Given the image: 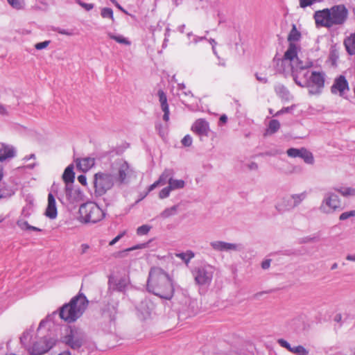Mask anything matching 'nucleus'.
<instances>
[{"instance_id":"f257e3e1","label":"nucleus","mask_w":355,"mask_h":355,"mask_svg":"<svg viewBox=\"0 0 355 355\" xmlns=\"http://www.w3.org/2000/svg\"><path fill=\"white\" fill-rule=\"evenodd\" d=\"M146 290L149 293L167 300L173 297L175 292L172 278L159 267H152L150 269Z\"/></svg>"},{"instance_id":"f03ea898","label":"nucleus","mask_w":355,"mask_h":355,"mask_svg":"<svg viewBox=\"0 0 355 355\" xmlns=\"http://www.w3.org/2000/svg\"><path fill=\"white\" fill-rule=\"evenodd\" d=\"M349 11L344 4L335 5L330 8L315 12L313 18L317 26L331 28L343 26L347 20Z\"/></svg>"},{"instance_id":"7ed1b4c3","label":"nucleus","mask_w":355,"mask_h":355,"mask_svg":"<svg viewBox=\"0 0 355 355\" xmlns=\"http://www.w3.org/2000/svg\"><path fill=\"white\" fill-rule=\"evenodd\" d=\"M88 303L87 297L83 293H78L60 308V317L65 322H73L83 315Z\"/></svg>"},{"instance_id":"20e7f679","label":"nucleus","mask_w":355,"mask_h":355,"mask_svg":"<svg viewBox=\"0 0 355 355\" xmlns=\"http://www.w3.org/2000/svg\"><path fill=\"white\" fill-rule=\"evenodd\" d=\"M78 220L83 223H96L101 221L105 216V212L94 202H87L80 205L79 208Z\"/></svg>"},{"instance_id":"39448f33","label":"nucleus","mask_w":355,"mask_h":355,"mask_svg":"<svg viewBox=\"0 0 355 355\" xmlns=\"http://www.w3.org/2000/svg\"><path fill=\"white\" fill-rule=\"evenodd\" d=\"M216 268L208 263L194 267L191 270L195 283L200 286H208L211 284Z\"/></svg>"},{"instance_id":"423d86ee","label":"nucleus","mask_w":355,"mask_h":355,"mask_svg":"<svg viewBox=\"0 0 355 355\" xmlns=\"http://www.w3.org/2000/svg\"><path fill=\"white\" fill-rule=\"evenodd\" d=\"M114 176L107 172H98L94 175V193L96 196H102L114 185Z\"/></svg>"},{"instance_id":"0eeeda50","label":"nucleus","mask_w":355,"mask_h":355,"mask_svg":"<svg viewBox=\"0 0 355 355\" xmlns=\"http://www.w3.org/2000/svg\"><path fill=\"white\" fill-rule=\"evenodd\" d=\"M56 343L54 338L45 336L33 343L28 349L30 355H42L48 352Z\"/></svg>"},{"instance_id":"6e6552de","label":"nucleus","mask_w":355,"mask_h":355,"mask_svg":"<svg viewBox=\"0 0 355 355\" xmlns=\"http://www.w3.org/2000/svg\"><path fill=\"white\" fill-rule=\"evenodd\" d=\"M341 202L338 195L332 192L325 194L320 206V210L324 214H330L340 208Z\"/></svg>"},{"instance_id":"1a4fd4ad","label":"nucleus","mask_w":355,"mask_h":355,"mask_svg":"<svg viewBox=\"0 0 355 355\" xmlns=\"http://www.w3.org/2000/svg\"><path fill=\"white\" fill-rule=\"evenodd\" d=\"M62 343L73 350H78L85 343V336L83 334L77 330L71 329L69 333L62 338Z\"/></svg>"},{"instance_id":"9d476101","label":"nucleus","mask_w":355,"mask_h":355,"mask_svg":"<svg viewBox=\"0 0 355 355\" xmlns=\"http://www.w3.org/2000/svg\"><path fill=\"white\" fill-rule=\"evenodd\" d=\"M324 86V74L322 72L313 71L311 73L309 85L311 94H318Z\"/></svg>"},{"instance_id":"9b49d317","label":"nucleus","mask_w":355,"mask_h":355,"mask_svg":"<svg viewBox=\"0 0 355 355\" xmlns=\"http://www.w3.org/2000/svg\"><path fill=\"white\" fill-rule=\"evenodd\" d=\"M134 174L133 169L127 162L121 163L118 168L116 182L119 185L128 184L130 177Z\"/></svg>"},{"instance_id":"f8f14e48","label":"nucleus","mask_w":355,"mask_h":355,"mask_svg":"<svg viewBox=\"0 0 355 355\" xmlns=\"http://www.w3.org/2000/svg\"><path fill=\"white\" fill-rule=\"evenodd\" d=\"M286 153L291 157H301L306 164H313L314 163L313 154L304 148L300 149L291 148L287 150Z\"/></svg>"},{"instance_id":"ddd939ff","label":"nucleus","mask_w":355,"mask_h":355,"mask_svg":"<svg viewBox=\"0 0 355 355\" xmlns=\"http://www.w3.org/2000/svg\"><path fill=\"white\" fill-rule=\"evenodd\" d=\"M297 45L294 43H289L288 48L285 52L283 58H277V55L273 58V63H277V65L279 64V62L282 64L284 62L290 63L293 62L295 59L297 58Z\"/></svg>"},{"instance_id":"4468645a","label":"nucleus","mask_w":355,"mask_h":355,"mask_svg":"<svg viewBox=\"0 0 355 355\" xmlns=\"http://www.w3.org/2000/svg\"><path fill=\"white\" fill-rule=\"evenodd\" d=\"M211 247L218 252L240 251L243 249L241 244L216 241L210 243Z\"/></svg>"},{"instance_id":"2eb2a0df","label":"nucleus","mask_w":355,"mask_h":355,"mask_svg":"<svg viewBox=\"0 0 355 355\" xmlns=\"http://www.w3.org/2000/svg\"><path fill=\"white\" fill-rule=\"evenodd\" d=\"M65 195L70 204L79 202L83 200V193L80 188H74L73 184L65 186Z\"/></svg>"},{"instance_id":"dca6fc26","label":"nucleus","mask_w":355,"mask_h":355,"mask_svg":"<svg viewBox=\"0 0 355 355\" xmlns=\"http://www.w3.org/2000/svg\"><path fill=\"white\" fill-rule=\"evenodd\" d=\"M349 85L345 76L340 75L337 77L331 87L332 94L339 93L340 96H343L345 91H349Z\"/></svg>"},{"instance_id":"f3484780","label":"nucleus","mask_w":355,"mask_h":355,"mask_svg":"<svg viewBox=\"0 0 355 355\" xmlns=\"http://www.w3.org/2000/svg\"><path fill=\"white\" fill-rule=\"evenodd\" d=\"M295 83L302 87H306L309 85L310 73L306 69L300 70L298 71H293L291 74Z\"/></svg>"},{"instance_id":"a211bd4d","label":"nucleus","mask_w":355,"mask_h":355,"mask_svg":"<svg viewBox=\"0 0 355 355\" xmlns=\"http://www.w3.org/2000/svg\"><path fill=\"white\" fill-rule=\"evenodd\" d=\"M191 130L198 136H207L209 131V123L204 119H197L191 126Z\"/></svg>"},{"instance_id":"6ab92c4d","label":"nucleus","mask_w":355,"mask_h":355,"mask_svg":"<svg viewBox=\"0 0 355 355\" xmlns=\"http://www.w3.org/2000/svg\"><path fill=\"white\" fill-rule=\"evenodd\" d=\"M16 155L15 148L11 145L5 143L1 144L0 148V162H3L8 159L12 158Z\"/></svg>"},{"instance_id":"aec40b11","label":"nucleus","mask_w":355,"mask_h":355,"mask_svg":"<svg viewBox=\"0 0 355 355\" xmlns=\"http://www.w3.org/2000/svg\"><path fill=\"white\" fill-rule=\"evenodd\" d=\"M45 215L50 219H55L58 215L55 200L51 193H49L48 195V205L45 211Z\"/></svg>"},{"instance_id":"412c9836","label":"nucleus","mask_w":355,"mask_h":355,"mask_svg":"<svg viewBox=\"0 0 355 355\" xmlns=\"http://www.w3.org/2000/svg\"><path fill=\"white\" fill-rule=\"evenodd\" d=\"M278 212L282 214L294 208L291 196L282 198L275 205Z\"/></svg>"},{"instance_id":"4be33fe9","label":"nucleus","mask_w":355,"mask_h":355,"mask_svg":"<svg viewBox=\"0 0 355 355\" xmlns=\"http://www.w3.org/2000/svg\"><path fill=\"white\" fill-rule=\"evenodd\" d=\"M157 95L159 96V101L161 105V108L164 112L163 120L166 122L169 120V108L167 103V97L164 92L162 89H159L157 92Z\"/></svg>"},{"instance_id":"5701e85b","label":"nucleus","mask_w":355,"mask_h":355,"mask_svg":"<svg viewBox=\"0 0 355 355\" xmlns=\"http://www.w3.org/2000/svg\"><path fill=\"white\" fill-rule=\"evenodd\" d=\"M76 166L83 171H87L95 164L93 157L78 158L76 160Z\"/></svg>"},{"instance_id":"b1692460","label":"nucleus","mask_w":355,"mask_h":355,"mask_svg":"<svg viewBox=\"0 0 355 355\" xmlns=\"http://www.w3.org/2000/svg\"><path fill=\"white\" fill-rule=\"evenodd\" d=\"M63 181L66 185L73 184L75 179V173L73 172V166L72 164L68 166L62 175Z\"/></svg>"},{"instance_id":"393cba45","label":"nucleus","mask_w":355,"mask_h":355,"mask_svg":"<svg viewBox=\"0 0 355 355\" xmlns=\"http://www.w3.org/2000/svg\"><path fill=\"white\" fill-rule=\"evenodd\" d=\"M289 65L291 68V74H293V71H298L300 70L307 69L312 67L313 64L311 62H307L305 64H303V62L300 60L298 58L295 59V60L290 63Z\"/></svg>"},{"instance_id":"a878e982","label":"nucleus","mask_w":355,"mask_h":355,"mask_svg":"<svg viewBox=\"0 0 355 355\" xmlns=\"http://www.w3.org/2000/svg\"><path fill=\"white\" fill-rule=\"evenodd\" d=\"M275 91L276 94L284 101H288L291 97V94L288 89L282 84H278L275 87Z\"/></svg>"},{"instance_id":"bb28decb","label":"nucleus","mask_w":355,"mask_h":355,"mask_svg":"<svg viewBox=\"0 0 355 355\" xmlns=\"http://www.w3.org/2000/svg\"><path fill=\"white\" fill-rule=\"evenodd\" d=\"M173 175V170L166 169L158 179V181L159 182L160 185H164L166 182H168L169 184V180L171 179Z\"/></svg>"},{"instance_id":"cd10ccee","label":"nucleus","mask_w":355,"mask_h":355,"mask_svg":"<svg viewBox=\"0 0 355 355\" xmlns=\"http://www.w3.org/2000/svg\"><path fill=\"white\" fill-rule=\"evenodd\" d=\"M148 243H140V244L136 245H135L133 247L127 248V249H125L124 250L119 252L117 253V255H116V257H125L126 255L127 252L132 251V250H137V249L145 248H146L148 246Z\"/></svg>"},{"instance_id":"c85d7f7f","label":"nucleus","mask_w":355,"mask_h":355,"mask_svg":"<svg viewBox=\"0 0 355 355\" xmlns=\"http://www.w3.org/2000/svg\"><path fill=\"white\" fill-rule=\"evenodd\" d=\"M280 128V123L277 119H272L269 122L268 128L266 130V133L272 135L278 131Z\"/></svg>"},{"instance_id":"c756f323","label":"nucleus","mask_w":355,"mask_h":355,"mask_svg":"<svg viewBox=\"0 0 355 355\" xmlns=\"http://www.w3.org/2000/svg\"><path fill=\"white\" fill-rule=\"evenodd\" d=\"M300 37L301 33L297 30L295 25H293V28L288 36V41L290 43H293V42L300 40Z\"/></svg>"},{"instance_id":"7c9ffc66","label":"nucleus","mask_w":355,"mask_h":355,"mask_svg":"<svg viewBox=\"0 0 355 355\" xmlns=\"http://www.w3.org/2000/svg\"><path fill=\"white\" fill-rule=\"evenodd\" d=\"M194 256L195 254L191 250H187L186 252L176 254V257L180 258L187 265H188L191 259H193Z\"/></svg>"},{"instance_id":"2f4dec72","label":"nucleus","mask_w":355,"mask_h":355,"mask_svg":"<svg viewBox=\"0 0 355 355\" xmlns=\"http://www.w3.org/2000/svg\"><path fill=\"white\" fill-rule=\"evenodd\" d=\"M335 190L344 197L355 196V189L352 187L336 188Z\"/></svg>"},{"instance_id":"473e14b6","label":"nucleus","mask_w":355,"mask_h":355,"mask_svg":"<svg viewBox=\"0 0 355 355\" xmlns=\"http://www.w3.org/2000/svg\"><path fill=\"white\" fill-rule=\"evenodd\" d=\"M178 205H173L170 208L165 209L161 214L160 217L162 218H167L171 216H173L176 214L178 210Z\"/></svg>"},{"instance_id":"72a5a7b5","label":"nucleus","mask_w":355,"mask_h":355,"mask_svg":"<svg viewBox=\"0 0 355 355\" xmlns=\"http://www.w3.org/2000/svg\"><path fill=\"white\" fill-rule=\"evenodd\" d=\"M185 185L184 181L182 180H173L172 178L169 180L168 186L171 190L182 189Z\"/></svg>"},{"instance_id":"f704fd0d","label":"nucleus","mask_w":355,"mask_h":355,"mask_svg":"<svg viewBox=\"0 0 355 355\" xmlns=\"http://www.w3.org/2000/svg\"><path fill=\"white\" fill-rule=\"evenodd\" d=\"M294 208L299 205L306 198V193L293 194L291 196Z\"/></svg>"},{"instance_id":"c9c22d12","label":"nucleus","mask_w":355,"mask_h":355,"mask_svg":"<svg viewBox=\"0 0 355 355\" xmlns=\"http://www.w3.org/2000/svg\"><path fill=\"white\" fill-rule=\"evenodd\" d=\"M107 35L110 39L115 40L116 42H118L119 44H126V45L130 44V41H128L126 38L123 37L121 35H115L112 34V33H108Z\"/></svg>"},{"instance_id":"e433bc0d","label":"nucleus","mask_w":355,"mask_h":355,"mask_svg":"<svg viewBox=\"0 0 355 355\" xmlns=\"http://www.w3.org/2000/svg\"><path fill=\"white\" fill-rule=\"evenodd\" d=\"M101 15L103 18L110 19L112 22L114 21L113 10L110 8H103L101 9Z\"/></svg>"},{"instance_id":"4c0bfd02","label":"nucleus","mask_w":355,"mask_h":355,"mask_svg":"<svg viewBox=\"0 0 355 355\" xmlns=\"http://www.w3.org/2000/svg\"><path fill=\"white\" fill-rule=\"evenodd\" d=\"M8 3L16 10H21L25 6L24 0H7Z\"/></svg>"},{"instance_id":"58836bf2","label":"nucleus","mask_w":355,"mask_h":355,"mask_svg":"<svg viewBox=\"0 0 355 355\" xmlns=\"http://www.w3.org/2000/svg\"><path fill=\"white\" fill-rule=\"evenodd\" d=\"M290 352L296 354L297 355H308L309 351L306 350L302 345L292 347Z\"/></svg>"},{"instance_id":"ea45409f","label":"nucleus","mask_w":355,"mask_h":355,"mask_svg":"<svg viewBox=\"0 0 355 355\" xmlns=\"http://www.w3.org/2000/svg\"><path fill=\"white\" fill-rule=\"evenodd\" d=\"M151 227L148 225H143L137 229V234L138 235H146L150 230Z\"/></svg>"},{"instance_id":"a19ab883","label":"nucleus","mask_w":355,"mask_h":355,"mask_svg":"<svg viewBox=\"0 0 355 355\" xmlns=\"http://www.w3.org/2000/svg\"><path fill=\"white\" fill-rule=\"evenodd\" d=\"M354 216H355V210H352L349 211H345V212L342 213L339 216V219L340 220H345L349 218L350 217H354Z\"/></svg>"},{"instance_id":"79ce46f5","label":"nucleus","mask_w":355,"mask_h":355,"mask_svg":"<svg viewBox=\"0 0 355 355\" xmlns=\"http://www.w3.org/2000/svg\"><path fill=\"white\" fill-rule=\"evenodd\" d=\"M171 189L170 188L169 186L166 187H164V189H162L159 193V197L162 199L163 198H167L169 194H170V192L171 191Z\"/></svg>"},{"instance_id":"37998d69","label":"nucleus","mask_w":355,"mask_h":355,"mask_svg":"<svg viewBox=\"0 0 355 355\" xmlns=\"http://www.w3.org/2000/svg\"><path fill=\"white\" fill-rule=\"evenodd\" d=\"M181 142L184 146L189 147L192 144V138L189 135H187L182 139Z\"/></svg>"},{"instance_id":"c03bdc74","label":"nucleus","mask_w":355,"mask_h":355,"mask_svg":"<svg viewBox=\"0 0 355 355\" xmlns=\"http://www.w3.org/2000/svg\"><path fill=\"white\" fill-rule=\"evenodd\" d=\"M277 343L281 347L286 348L289 352L291 350L292 347L286 340L283 338H279L277 340Z\"/></svg>"},{"instance_id":"a18cd8bd","label":"nucleus","mask_w":355,"mask_h":355,"mask_svg":"<svg viewBox=\"0 0 355 355\" xmlns=\"http://www.w3.org/2000/svg\"><path fill=\"white\" fill-rule=\"evenodd\" d=\"M55 31L58 32L60 34L65 35H68V36H71V35H73V32L71 30H66V29H63V28H61L59 27L56 28L55 29Z\"/></svg>"},{"instance_id":"49530a36","label":"nucleus","mask_w":355,"mask_h":355,"mask_svg":"<svg viewBox=\"0 0 355 355\" xmlns=\"http://www.w3.org/2000/svg\"><path fill=\"white\" fill-rule=\"evenodd\" d=\"M76 3H78L81 7H83L87 11L91 10L94 8L93 3H86L82 2L80 0H76Z\"/></svg>"},{"instance_id":"de8ad7c7","label":"nucleus","mask_w":355,"mask_h":355,"mask_svg":"<svg viewBox=\"0 0 355 355\" xmlns=\"http://www.w3.org/2000/svg\"><path fill=\"white\" fill-rule=\"evenodd\" d=\"M317 1L318 0H300V5L301 8H306L307 6H311Z\"/></svg>"},{"instance_id":"09e8293b","label":"nucleus","mask_w":355,"mask_h":355,"mask_svg":"<svg viewBox=\"0 0 355 355\" xmlns=\"http://www.w3.org/2000/svg\"><path fill=\"white\" fill-rule=\"evenodd\" d=\"M17 225L21 230H28V227H30V225L28 223V222L25 221V220H17Z\"/></svg>"},{"instance_id":"8fccbe9b","label":"nucleus","mask_w":355,"mask_h":355,"mask_svg":"<svg viewBox=\"0 0 355 355\" xmlns=\"http://www.w3.org/2000/svg\"><path fill=\"white\" fill-rule=\"evenodd\" d=\"M275 64V67L276 69V71L279 73H284L286 71V65L287 62H284L282 64V62H279V64L277 65V63Z\"/></svg>"},{"instance_id":"3c124183","label":"nucleus","mask_w":355,"mask_h":355,"mask_svg":"<svg viewBox=\"0 0 355 355\" xmlns=\"http://www.w3.org/2000/svg\"><path fill=\"white\" fill-rule=\"evenodd\" d=\"M49 43L50 41L47 40L42 42H39L35 45V47L37 50H42L43 49L46 48L49 46Z\"/></svg>"},{"instance_id":"603ef678","label":"nucleus","mask_w":355,"mask_h":355,"mask_svg":"<svg viewBox=\"0 0 355 355\" xmlns=\"http://www.w3.org/2000/svg\"><path fill=\"white\" fill-rule=\"evenodd\" d=\"M31 337V334L29 331H25L23 333L21 336L20 337V341L22 344H25L29 340Z\"/></svg>"},{"instance_id":"864d4df0","label":"nucleus","mask_w":355,"mask_h":355,"mask_svg":"<svg viewBox=\"0 0 355 355\" xmlns=\"http://www.w3.org/2000/svg\"><path fill=\"white\" fill-rule=\"evenodd\" d=\"M116 286V289L119 291H123V290H125V288L126 287L125 281L124 279H120Z\"/></svg>"},{"instance_id":"5fc2aeb1","label":"nucleus","mask_w":355,"mask_h":355,"mask_svg":"<svg viewBox=\"0 0 355 355\" xmlns=\"http://www.w3.org/2000/svg\"><path fill=\"white\" fill-rule=\"evenodd\" d=\"M125 231H123V232L120 233L119 235H117L116 237H114L109 243L110 245H114L116 243H117L125 234Z\"/></svg>"},{"instance_id":"6e6d98bb","label":"nucleus","mask_w":355,"mask_h":355,"mask_svg":"<svg viewBox=\"0 0 355 355\" xmlns=\"http://www.w3.org/2000/svg\"><path fill=\"white\" fill-rule=\"evenodd\" d=\"M293 106H291V107H283L282 110H279L275 114V116H279L280 114H284V113H286V112H290L292 109H293Z\"/></svg>"},{"instance_id":"4d7b16f0","label":"nucleus","mask_w":355,"mask_h":355,"mask_svg":"<svg viewBox=\"0 0 355 355\" xmlns=\"http://www.w3.org/2000/svg\"><path fill=\"white\" fill-rule=\"evenodd\" d=\"M255 77L257 80L262 83H268V78L266 77H262L258 73H255Z\"/></svg>"},{"instance_id":"13d9d810","label":"nucleus","mask_w":355,"mask_h":355,"mask_svg":"<svg viewBox=\"0 0 355 355\" xmlns=\"http://www.w3.org/2000/svg\"><path fill=\"white\" fill-rule=\"evenodd\" d=\"M78 180L83 185H86L87 184V178L84 175H80L78 177Z\"/></svg>"},{"instance_id":"bf43d9fd","label":"nucleus","mask_w":355,"mask_h":355,"mask_svg":"<svg viewBox=\"0 0 355 355\" xmlns=\"http://www.w3.org/2000/svg\"><path fill=\"white\" fill-rule=\"evenodd\" d=\"M270 259L265 260L261 263V267L264 270L268 269L270 267Z\"/></svg>"},{"instance_id":"052dcab7","label":"nucleus","mask_w":355,"mask_h":355,"mask_svg":"<svg viewBox=\"0 0 355 355\" xmlns=\"http://www.w3.org/2000/svg\"><path fill=\"white\" fill-rule=\"evenodd\" d=\"M80 248H81V252L80 253L82 254H83L87 252V251L89 248V245H87L86 243H83V244L81 245Z\"/></svg>"},{"instance_id":"680f3d73","label":"nucleus","mask_w":355,"mask_h":355,"mask_svg":"<svg viewBox=\"0 0 355 355\" xmlns=\"http://www.w3.org/2000/svg\"><path fill=\"white\" fill-rule=\"evenodd\" d=\"M248 168L250 169V170H257L258 169V165L257 163L252 162L251 163H250L248 165Z\"/></svg>"},{"instance_id":"e2e57ef3","label":"nucleus","mask_w":355,"mask_h":355,"mask_svg":"<svg viewBox=\"0 0 355 355\" xmlns=\"http://www.w3.org/2000/svg\"><path fill=\"white\" fill-rule=\"evenodd\" d=\"M160 185V183L158 180H157L156 182H155L153 184H152L150 187H149V189H148V191H153L154 189H155L157 186Z\"/></svg>"},{"instance_id":"0e129e2a","label":"nucleus","mask_w":355,"mask_h":355,"mask_svg":"<svg viewBox=\"0 0 355 355\" xmlns=\"http://www.w3.org/2000/svg\"><path fill=\"white\" fill-rule=\"evenodd\" d=\"M0 114H1V115H7L8 114V112H7L6 107L1 104H0Z\"/></svg>"},{"instance_id":"69168bd1","label":"nucleus","mask_w":355,"mask_h":355,"mask_svg":"<svg viewBox=\"0 0 355 355\" xmlns=\"http://www.w3.org/2000/svg\"><path fill=\"white\" fill-rule=\"evenodd\" d=\"M182 94H183L185 96H193V94L190 90L186 91L185 89L182 92Z\"/></svg>"},{"instance_id":"338daca9","label":"nucleus","mask_w":355,"mask_h":355,"mask_svg":"<svg viewBox=\"0 0 355 355\" xmlns=\"http://www.w3.org/2000/svg\"><path fill=\"white\" fill-rule=\"evenodd\" d=\"M206 39H207V38H206V37H205V36H204V37H196L194 38V42H195V43H198V42H200V41H202V40H206Z\"/></svg>"},{"instance_id":"774afa93","label":"nucleus","mask_w":355,"mask_h":355,"mask_svg":"<svg viewBox=\"0 0 355 355\" xmlns=\"http://www.w3.org/2000/svg\"><path fill=\"white\" fill-rule=\"evenodd\" d=\"M178 90H180L181 92L184 91V89H186V86L183 83H180V84H178Z\"/></svg>"}]
</instances>
